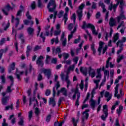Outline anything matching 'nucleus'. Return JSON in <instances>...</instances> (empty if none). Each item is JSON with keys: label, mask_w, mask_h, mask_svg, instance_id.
<instances>
[{"label": "nucleus", "mask_w": 126, "mask_h": 126, "mask_svg": "<svg viewBox=\"0 0 126 126\" xmlns=\"http://www.w3.org/2000/svg\"><path fill=\"white\" fill-rule=\"evenodd\" d=\"M119 40V33H116L114 37L113 43H116Z\"/></svg>", "instance_id": "27"}, {"label": "nucleus", "mask_w": 126, "mask_h": 126, "mask_svg": "<svg viewBox=\"0 0 126 126\" xmlns=\"http://www.w3.org/2000/svg\"><path fill=\"white\" fill-rule=\"evenodd\" d=\"M20 73V72L18 71V69L16 68V75L17 79L18 80L20 79V75H19Z\"/></svg>", "instance_id": "34"}, {"label": "nucleus", "mask_w": 126, "mask_h": 126, "mask_svg": "<svg viewBox=\"0 0 126 126\" xmlns=\"http://www.w3.org/2000/svg\"><path fill=\"white\" fill-rule=\"evenodd\" d=\"M19 126H24V117H21L19 119V121L18 122Z\"/></svg>", "instance_id": "20"}, {"label": "nucleus", "mask_w": 126, "mask_h": 126, "mask_svg": "<svg viewBox=\"0 0 126 126\" xmlns=\"http://www.w3.org/2000/svg\"><path fill=\"white\" fill-rule=\"evenodd\" d=\"M7 50H8L7 47H6L5 48V50H3V49L0 50V60H1V58L2 57V55L3 53H6L7 52Z\"/></svg>", "instance_id": "23"}, {"label": "nucleus", "mask_w": 126, "mask_h": 126, "mask_svg": "<svg viewBox=\"0 0 126 126\" xmlns=\"http://www.w3.org/2000/svg\"><path fill=\"white\" fill-rule=\"evenodd\" d=\"M125 11L124 10H120V14L119 16L117 17V22L118 23H120L121 20H124L125 19H126V15H125Z\"/></svg>", "instance_id": "4"}, {"label": "nucleus", "mask_w": 126, "mask_h": 126, "mask_svg": "<svg viewBox=\"0 0 126 126\" xmlns=\"http://www.w3.org/2000/svg\"><path fill=\"white\" fill-rule=\"evenodd\" d=\"M24 10V7L22 5H21L20 6V10L18 11L16 16H21V13H22V11Z\"/></svg>", "instance_id": "16"}, {"label": "nucleus", "mask_w": 126, "mask_h": 126, "mask_svg": "<svg viewBox=\"0 0 126 126\" xmlns=\"http://www.w3.org/2000/svg\"><path fill=\"white\" fill-rule=\"evenodd\" d=\"M103 113L105 115H102L101 116V119L102 121H106V118L108 117V106L107 105H104L103 106Z\"/></svg>", "instance_id": "2"}, {"label": "nucleus", "mask_w": 126, "mask_h": 126, "mask_svg": "<svg viewBox=\"0 0 126 126\" xmlns=\"http://www.w3.org/2000/svg\"><path fill=\"white\" fill-rule=\"evenodd\" d=\"M41 47L39 45H36L33 49L34 52H36L37 51H38V50H41Z\"/></svg>", "instance_id": "47"}, {"label": "nucleus", "mask_w": 126, "mask_h": 126, "mask_svg": "<svg viewBox=\"0 0 126 126\" xmlns=\"http://www.w3.org/2000/svg\"><path fill=\"white\" fill-rule=\"evenodd\" d=\"M61 40L62 41V45L63 47H65V46H66V38Z\"/></svg>", "instance_id": "48"}, {"label": "nucleus", "mask_w": 126, "mask_h": 126, "mask_svg": "<svg viewBox=\"0 0 126 126\" xmlns=\"http://www.w3.org/2000/svg\"><path fill=\"white\" fill-rule=\"evenodd\" d=\"M79 98H80V95H79V94H78L77 95V99L75 102V106H77V107H78V106L79 105Z\"/></svg>", "instance_id": "40"}, {"label": "nucleus", "mask_w": 126, "mask_h": 126, "mask_svg": "<svg viewBox=\"0 0 126 126\" xmlns=\"http://www.w3.org/2000/svg\"><path fill=\"white\" fill-rule=\"evenodd\" d=\"M63 63H66V64H70L71 63V61L70 60H63Z\"/></svg>", "instance_id": "58"}, {"label": "nucleus", "mask_w": 126, "mask_h": 126, "mask_svg": "<svg viewBox=\"0 0 126 126\" xmlns=\"http://www.w3.org/2000/svg\"><path fill=\"white\" fill-rule=\"evenodd\" d=\"M55 51L56 55L57 54H61L62 53V49H61L60 47H58L56 49L55 47H53L52 48L53 53H55Z\"/></svg>", "instance_id": "12"}, {"label": "nucleus", "mask_w": 126, "mask_h": 126, "mask_svg": "<svg viewBox=\"0 0 126 126\" xmlns=\"http://www.w3.org/2000/svg\"><path fill=\"white\" fill-rule=\"evenodd\" d=\"M32 51V46L28 45L27 47L26 55L27 57H28L30 56V52Z\"/></svg>", "instance_id": "17"}, {"label": "nucleus", "mask_w": 126, "mask_h": 126, "mask_svg": "<svg viewBox=\"0 0 126 126\" xmlns=\"http://www.w3.org/2000/svg\"><path fill=\"white\" fill-rule=\"evenodd\" d=\"M15 69V63L14 62L12 63L9 66L8 71L9 73H11V71L12 70H14Z\"/></svg>", "instance_id": "9"}, {"label": "nucleus", "mask_w": 126, "mask_h": 126, "mask_svg": "<svg viewBox=\"0 0 126 126\" xmlns=\"http://www.w3.org/2000/svg\"><path fill=\"white\" fill-rule=\"evenodd\" d=\"M93 70H94V69H92L91 67H89V75L90 76L91 74H92V72H93Z\"/></svg>", "instance_id": "57"}, {"label": "nucleus", "mask_w": 126, "mask_h": 126, "mask_svg": "<svg viewBox=\"0 0 126 126\" xmlns=\"http://www.w3.org/2000/svg\"><path fill=\"white\" fill-rule=\"evenodd\" d=\"M32 117H33V111L31 110L29 112V121L30 122L31 121V119H32Z\"/></svg>", "instance_id": "29"}, {"label": "nucleus", "mask_w": 126, "mask_h": 126, "mask_svg": "<svg viewBox=\"0 0 126 126\" xmlns=\"http://www.w3.org/2000/svg\"><path fill=\"white\" fill-rule=\"evenodd\" d=\"M60 92H61V93H63V95L64 96H65V97H66V96H67V91H66V90L65 89V88H61V89L60 90Z\"/></svg>", "instance_id": "22"}, {"label": "nucleus", "mask_w": 126, "mask_h": 126, "mask_svg": "<svg viewBox=\"0 0 126 126\" xmlns=\"http://www.w3.org/2000/svg\"><path fill=\"white\" fill-rule=\"evenodd\" d=\"M12 90H11V86H8L6 90V93H11Z\"/></svg>", "instance_id": "33"}, {"label": "nucleus", "mask_w": 126, "mask_h": 126, "mask_svg": "<svg viewBox=\"0 0 126 126\" xmlns=\"http://www.w3.org/2000/svg\"><path fill=\"white\" fill-rule=\"evenodd\" d=\"M37 80L38 81H41V80H43V76H42V74H39Z\"/></svg>", "instance_id": "61"}, {"label": "nucleus", "mask_w": 126, "mask_h": 126, "mask_svg": "<svg viewBox=\"0 0 126 126\" xmlns=\"http://www.w3.org/2000/svg\"><path fill=\"white\" fill-rule=\"evenodd\" d=\"M43 32H41L40 33L39 36L40 37V38H41L43 39V41L44 42H45V40L46 39V37L45 36H43Z\"/></svg>", "instance_id": "55"}, {"label": "nucleus", "mask_w": 126, "mask_h": 126, "mask_svg": "<svg viewBox=\"0 0 126 126\" xmlns=\"http://www.w3.org/2000/svg\"><path fill=\"white\" fill-rule=\"evenodd\" d=\"M62 56L63 57L64 61L65 60H67V59L69 58V54H68V53H63Z\"/></svg>", "instance_id": "26"}, {"label": "nucleus", "mask_w": 126, "mask_h": 126, "mask_svg": "<svg viewBox=\"0 0 126 126\" xmlns=\"http://www.w3.org/2000/svg\"><path fill=\"white\" fill-rule=\"evenodd\" d=\"M124 109V107L122 106H120L119 109L117 110V112L118 113V114L120 115L121 113H122V110Z\"/></svg>", "instance_id": "62"}, {"label": "nucleus", "mask_w": 126, "mask_h": 126, "mask_svg": "<svg viewBox=\"0 0 126 126\" xmlns=\"http://www.w3.org/2000/svg\"><path fill=\"white\" fill-rule=\"evenodd\" d=\"M63 124H64V121L59 123L58 122L54 123V126H63Z\"/></svg>", "instance_id": "30"}, {"label": "nucleus", "mask_w": 126, "mask_h": 126, "mask_svg": "<svg viewBox=\"0 0 126 126\" xmlns=\"http://www.w3.org/2000/svg\"><path fill=\"white\" fill-rule=\"evenodd\" d=\"M31 7H32V9L34 10L35 8H36V2L35 1H33L31 5Z\"/></svg>", "instance_id": "32"}, {"label": "nucleus", "mask_w": 126, "mask_h": 126, "mask_svg": "<svg viewBox=\"0 0 126 126\" xmlns=\"http://www.w3.org/2000/svg\"><path fill=\"white\" fill-rule=\"evenodd\" d=\"M49 105H52L53 107H55V106L56 105L55 99H54L53 97H50L49 100Z\"/></svg>", "instance_id": "15"}, {"label": "nucleus", "mask_w": 126, "mask_h": 126, "mask_svg": "<svg viewBox=\"0 0 126 126\" xmlns=\"http://www.w3.org/2000/svg\"><path fill=\"white\" fill-rule=\"evenodd\" d=\"M124 5H125V2H124V1H121L120 5L121 10H124Z\"/></svg>", "instance_id": "44"}, {"label": "nucleus", "mask_w": 126, "mask_h": 126, "mask_svg": "<svg viewBox=\"0 0 126 126\" xmlns=\"http://www.w3.org/2000/svg\"><path fill=\"white\" fill-rule=\"evenodd\" d=\"M119 44H120V45H119L120 48H121V47H123L124 43H123V42H122V41L118 40V41L116 43L117 47H119Z\"/></svg>", "instance_id": "46"}, {"label": "nucleus", "mask_w": 126, "mask_h": 126, "mask_svg": "<svg viewBox=\"0 0 126 126\" xmlns=\"http://www.w3.org/2000/svg\"><path fill=\"white\" fill-rule=\"evenodd\" d=\"M62 101H64V97H61L59 98V100L58 101V106H59V107H60V106H61V104H62Z\"/></svg>", "instance_id": "36"}, {"label": "nucleus", "mask_w": 126, "mask_h": 126, "mask_svg": "<svg viewBox=\"0 0 126 126\" xmlns=\"http://www.w3.org/2000/svg\"><path fill=\"white\" fill-rule=\"evenodd\" d=\"M75 65L73 64L72 66H69V67L68 68V71H70V70H73L74 69Z\"/></svg>", "instance_id": "64"}, {"label": "nucleus", "mask_w": 126, "mask_h": 126, "mask_svg": "<svg viewBox=\"0 0 126 126\" xmlns=\"http://www.w3.org/2000/svg\"><path fill=\"white\" fill-rule=\"evenodd\" d=\"M84 7V4H82L79 6V9L77 11V13L78 15V17L79 21L81 20V18L82 17V10Z\"/></svg>", "instance_id": "3"}, {"label": "nucleus", "mask_w": 126, "mask_h": 126, "mask_svg": "<svg viewBox=\"0 0 126 126\" xmlns=\"http://www.w3.org/2000/svg\"><path fill=\"white\" fill-rule=\"evenodd\" d=\"M43 72L47 76L48 79L51 77V69H45L43 70Z\"/></svg>", "instance_id": "8"}, {"label": "nucleus", "mask_w": 126, "mask_h": 126, "mask_svg": "<svg viewBox=\"0 0 126 126\" xmlns=\"http://www.w3.org/2000/svg\"><path fill=\"white\" fill-rule=\"evenodd\" d=\"M77 122H78V120L75 121V119L74 118H72V123L74 126H76L77 125Z\"/></svg>", "instance_id": "31"}, {"label": "nucleus", "mask_w": 126, "mask_h": 126, "mask_svg": "<svg viewBox=\"0 0 126 126\" xmlns=\"http://www.w3.org/2000/svg\"><path fill=\"white\" fill-rule=\"evenodd\" d=\"M44 57L40 56L36 61V64H38L39 66H40V67H43V66H44V62L42 61Z\"/></svg>", "instance_id": "6"}, {"label": "nucleus", "mask_w": 126, "mask_h": 126, "mask_svg": "<svg viewBox=\"0 0 126 126\" xmlns=\"http://www.w3.org/2000/svg\"><path fill=\"white\" fill-rule=\"evenodd\" d=\"M5 9H6V11H9V10L11 9V6H10L9 4H8L5 6Z\"/></svg>", "instance_id": "41"}, {"label": "nucleus", "mask_w": 126, "mask_h": 126, "mask_svg": "<svg viewBox=\"0 0 126 126\" xmlns=\"http://www.w3.org/2000/svg\"><path fill=\"white\" fill-rule=\"evenodd\" d=\"M61 32H62V31L61 30L55 31L54 32V35L55 36H59V35H61Z\"/></svg>", "instance_id": "43"}, {"label": "nucleus", "mask_w": 126, "mask_h": 126, "mask_svg": "<svg viewBox=\"0 0 126 126\" xmlns=\"http://www.w3.org/2000/svg\"><path fill=\"white\" fill-rule=\"evenodd\" d=\"M58 63V59L56 58H53L51 60V63H54V64H57V63Z\"/></svg>", "instance_id": "38"}, {"label": "nucleus", "mask_w": 126, "mask_h": 126, "mask_svg": "<svg viewBox=\"0 0 126 126\" xmlns=\"http://www.w3.org/2000/svg\"><path fill=\"white\" fill-rule=\"evenodd\" d=\"M15 20L16 21V22L15 27V28H17V27H18V25H19V19L18 18H17L15 19Z\"/></svg>", "instance_id": "50"}, {"label": "nucleus", "mask_w": 126, "mask_h": 126, "mask_svg": "<svg viewBox=\"0 0 126 126\" xmlns=\"http://www.w3.org/2000/svg\"><path fill=\"white\" fill-rule=\"evenodd\" d=\"M47 8L49 12H52L56 10L57 8V4H56V0H50L47 5Z\"/></svg>", "instance_id": "1"}, {"label": "nucleus", "mask_w": 126, "mask_h": 126, "mask_svg": "<svg viewBox=\"0 0 126 126\" xmlns=\"http://www.w3.org/2000/svg\"><path fill=\"white\" fill-rule=\"evenodd\" d=\"M68 74L67 73V74L66 75L65 81H66L67 83V88H68L69 87V86L70 85V81H69V79H68Z\"/></svg>", "instance_id": "21"}, {"label": "nucleus", "mask_w": 126, "mask_h": 126, "mask_svg": "<svg viewBox=\"0 0 126 126\" xmlns=\"http://www.w3.org/2000/svg\"><path fill=\"white\" fill-rule=\"evenodd\" d=\"M9 109H11V110H12V109H13V104H11L10 106H6L5 110L6 111H7L9 110Z\"/></svg>", "instance_id": "45"}, {"label": "nucleus", "mask_w": 126, "mask_h": 126, "mask_svg": "<svg viewBox=\"0 0 126 126\" xmlns=\"http://www.w3.org/2000/svg\"><path fill=\"white\" fill-rule=\"evenodd\" d=\"M26 16L27 17L28 19H29L30 20H31V19H32V17H31L30 14H29V11H28L27 12Z\"/></svg>", "instance_id": "52"}, {"label": "nucleus", "mask_w": 126, "mask_h": 126, "mask_svg": "<svg viewBox=\"0 0 126 126\" xmlns=\"http://www.w3.org/2000/svg\"><path fill=\"white\" fill-rule=\"evenodd\" d=\"M72 28H73V24L71 23L68 26V29L69 31H71V30H72Z\"/></svg>", "instance_id": "59"}, {"label": "nucleus", "mask_w": 126, "mask_h": 126, "mask_svg": "<svg viewBox=\"0 0 126 126\" xmlns=\"http://www.w3.org/2000/svg\"><path fill=\"white\" fill-rule=\"evenodd\" d=\"M104 74V77H106V76H108V77H109V75L110 74V71H108V70H105Z\"/></svg>", "instance_id": "51"}, {"label": "nucleus", "mask_w": 126, "mask_h": 126, "mask_svg": "<svg viewBox=\"0 0 126 126\" xmlns=\"http://www.w3.org/2000/svg\"><path fill=\"white\" fill-rule=\"evenodd\" d=\"M109 25L111 27H114L116 25V21L114 18L111 17L109 21Z\"/></svg>", "instance_id": "14"}, {"label": "nucleus", "mask_w": 126, "mask_h": 126, "mask_svg": "<svg viewBox=\"0 0 126 126\" xmlns=\"http://www.w3.org/2000/svg\"><path fill=\"white\" fill-rule=\"evenodd\" d=\"M96 7H97V3H96L94 2H93L92 5V9H95Z\"/></svg>", "instance_id": "56"}, {"label": "nucleus", "mask_w": 126, "mask_h": 126, "mask_svg": "<svg viewBox=\"0 0 126 126\" xmlns=\"http://www.w3.org/2000/svg\"><path fill=\"white\" fill-rule=\"evenodd\" d=\"M84 81H83V80H82L81 81V83L79 85L80 86V89H81L82 90H83V88H84V84H83Z\"/></svg>", "instance_id": "42"}, {"label": "nucleus", "mask_w": 126, "mask_h": 126, "mask_svg": "<svg viewBox=\"0 0 126 126\" xmlns=\"http://www.w3.org/2000/svg\"><path fill=\"white\" fill-rule=\"evenodd\" d=\"M63 18L64 19V24L66 23L67 21V13H65L63 16Z\"/></svg>", "instance_id": "54"}, {"label": "nucleus", "mask_w": 126, "mask_h": 126, "mask_svg": "<svg viewBox=\"0 0 126 126\" xmlns=\"http://www.w3.org/2000/svg\"><path fill=\"white\" fill-rule=\"evenodd\" d=\"M9 100V96H6L2 98V105H6L7 104V101Z\"/></svg>", "instance_id": "13"}, {"label": "nucleus", "mask_w": 126, "mask_h": 126, "mask_svg": "<svg viewBox=\"0 0 126 126\" xmlns=\"http://www.w3.org/2000/svg\"><path fill=\"white\" fill-rule=\"evenodd\" d=\"M55 42V44H58L59 43V37L57 36L56 38H54L51 39V44L52 45Z\"/></svg>", "instance_id": "24"}, {"label": "nucleus", "mask_w": 126, "mask_h": 126, "mask_svg": "<svg viewBox=\"0 0 126 126\" xmlns=\"http://www.w3.org/2000/svg\"><path fill=\"white\" fill-rule=\"evenodd\" d=\"M19 38L20 39L22 44H24V43H25V39H24V36H23V34L21 33L19 35Z\"/></svg>", "instance_id": "25"}, {"label": "nucleus", "mask_w": 126, "mask_h": 126, "mask_svg": "<svg viewBox=\"0 0 126 126\" xmlns=\"http://www.w3.org/2000/svg\"><path fill=\"white\" fill-rule=\"evenodd\" d=\"M122 26L123 27H125V22L124 21H122L120 24H119L118 27H117V29H119V28H121V27H122Z\"/></svg>", "instance_id": "39"}, {"label": "nucleus", "mask_w": 126, "mask_h": 126, "mask_svg": "<svg viewBox=\"0 0 126 126\" xmlns=\"http://www.w3.org/2000/svg\"><path fill=\"white\" fill-rule=\"evenodd\" d=\"M104 96L105 98H108L107 99V102H109V101H110V99H112V95L110 94V93H109V92H106L105 93Z\"/></svg>", "instance_id": "18"}, {"label": "nucleus", "mask_w": 126, "mask_h": 126, "mask_svg": "<svg viewBox=\"0 0 126 126\" xmlns=\"http://www.w3.org/2000/svg\"><path fill=\"white\" fill-rule=\"evenodd\" d=\"M111 60H112V57H109L108 60L106 61V64L105 66L106 68H108L109 63H110V61H111Z\"/></svg>", "instance_id": "37"}, {"label": "nucleus", "mask_w": 126, "mask_h": 126, "mask_svg": "<svg viewBox=\"0 0 126 126\" xmlns=\"http://www.w3.org/2000/svg\"><path fill=\"white\" fill-rule=\"evenodd\" d=\"M87 28H91L92 30V33L94 35H98V32H96V29H95V26H94V25H93L92 24H88Z\"/></svg>", "instance_id": "5"}, {"label": "nucleus", "mask_w": 126, "mask_h": 126, "mask_svg": "<svg viewBox=\"0 0 126 126\" xmlns=\"http://www.w3.org/2000/svg\"><path fill=\"white\" fill-rule=\"evenodd\" d=\"M37 6L38 7H39V8H43V7H44V6L43 5V4H42V1H41V0H38Z\"/></svg>", "instance_id": "28"}, {"label": "nucleus", "mask_w": 126, "mask_h": 126, "mask_svg": "<svg viewBox=\"0 0 126 126\" xmlns=\"http://www.w3.org/2000/svg\"><path fill=\"white\" fill-rule=\"evenodd\" d=\"M0 79L1 80V82L3 84L5 83V77H4V75L1 76Z\"/></svg>", "instance_id": "49"}, {"label": "nucleus", "mask_w": 126, "mask_h": 126, "mask_svg": "<svg viewBox=\"0 0 126 126\" xmlns=\"http://www.w3.org/2000/svg\"><path fill=\"white\" fill-rule=\"evenodd\" d=\"M51 118H52V115L49 114L48 115L46 118V122H47V123H49L50 122V121H51Z\"/></svg>", "instance_id": "53"}, {"label": "nucleus", "mask_w": 126, "mask_h": 126, "mask_svg": "<svg viewBox=\"0 0 126 126\" xmlns=\"http://www.w3.org/2000/svg\"><path fill=\"white\" fill-rule=\"evenodd\" d=\"M34 114H35L36 116H39L40 114V110L38 108V107L35 108Z\"/></svg>", "instance_id": "35"}, {"label": "nucleus", "mask_w": 126, "mask_h": 126, "mask_svg": "<svg viewBox=\"0 0 126 126\" xmlns=\"http://www.w3.org/2000/svg\"><path fill=\"white\" fill-rule=\"evenodd\" d=\"M91 104L90 105L92 108L93 110H95V106L96 105V101L94 100L93 99L91 98L90 99Z\"/></svg>", "instance_id": "19"}, {"label": "nucleus", "mask_w": 126, "mask_h": 126, "mask_svg": "<svg viewBox=\"0 0 126 126\" xmlns=\"http://www.w3.org/2000/svg\"><path fill=\"white\" fill-rule=\"evenodd\" d=\"M89 109L86 110L83 113V116L82 117V123H84V120H88V117H89V114L87 113L88 112H89Z\"/></svg>", "instance_id": "7"}, {"label": "nucleus", "mask_w": 126, "mask_h": 126, "mask_svg": "<svg viewBox=\"0 0 126 126\" xmlns=\"http://www.w3.org/2000/svg\"><path fill=\"white\" fill-rule=\"evenodd\" d=\"M73 62L75 63V64H74L75 65L77 63V62H78V57H76L74 59H73Z\"/></svg>", "instance_id": "60"}, {"label": "nucleus", "mask_w": 126, "mask_h": 126, "mask_svg": "<svg viewBox=\"0 0 126 126\" xmlns=\"http://www.w3.org/2000/svg\"><path fill=\"white\" fill-rule=\"evenodd\" d=\"M34 30L33 28L29 27L27 28V32L30 36H33L34 34Z\"/></svg>", "instance_id": "10"}, {"label": "nucleus", "mask_w": 126, "mask_h": 126, "mask_svg": "<svg viewBox=\"0 0 126 126\" xmlns=\"http://www.w3.org/2000/svg\"><path fill=\"white\" fill-rule=\"evenodd\" d=\"M80 36L79 35L77 39H75L74 41V44H77V43H79V41H80Z\"/></svg>", "instance_id": "63"}, {"label": "nucleus", "mask_w": 126, "mask_h": 126, "mask_svg": "<svg viewBox=\"0 0 126 126\" xmlns=\"http://www.w3.org/2000/svg\"><path fill=\"white\" fill-rule=\"evenodd\" d=\"M104 44L105 43L102 41H100L99 43V46L98 47L97 51L99 53V56L100 55H101V53H102V49H103V47Z\"/></svg>", "instance_id": "11"}]
</instances>
